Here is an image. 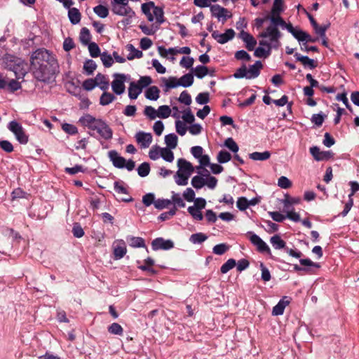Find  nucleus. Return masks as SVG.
Returning a JSON list of instances; mask_svg holds the SVG:
<instances>
[{
  "instance_id": "23",
  "label": "nucleus",
  "mask_w": 359,
  "mask_h": 359,
  "mask_svg": "<svg viewBox=\"0 0 359 359\" xmlns=\"http://www.w3.org/2000/svg\"><path fill=\"white\" fill-rule=\"evenodd\" d=\"M301 201L302 199L299 197H291L289 194H285V198L283 200L284 210H289L290 206L299 204Z\"/></svg>"
},
{
  "instance_id": "28",
  "label": "nucleus",
  "mask_w": 359,
  "mask_h": 359,
  "mask_svg": "<svg viewBox=\"0 0 359 359\" xmlns=\"http://www.w3.org/2000/svg\"><path fill=\"white\" fill-rule=\"evenodd\" d=\"M178 137L175 133H170L165 136V143L167 148L175 149L177 146Z\"/></svg>"
},
{
  "instance_id": "21",
  "label": "nucleus",
  "mask_w": 359,
  "mask_h": 359,
  "mask_svg": "<svg viewBox=\"0 0 359 359\" xmlns=\"http://www.w3.org/2000/svg\"><path fill=\"white\" fill-rule=\"evenodd\" d=\"M142 89L135 83L132 81L128 88V97L131 100H135L139 95L142 93Z\"/></svg>"
},
{
  "instance_id": "17",
  "label": "nucleus",
  "mask_w": 359,
  "mask_h": 359,
  "mask_svg": "<svg viewBox=\"0 0 359 359\" xmlns=\"http://www.w3.org/2000/svg\"><path fill=\"white\" fill-rule=\"evenodd\" d=\"M144 263V264L138 266L139 269L148 272L149 275H156L157 273V271L152 267L155 262L151 257H149L145 259Z\"/></svg>"
},
{
  "instance_id": "41",
  "label": "nucleus",
  "mask_w": 359,
  "mask_h": 359,
  "mask_svg": "<svg viewBox=\"0 0 359 359\" xmlns=\"http://www.w3.org/2000/svg\"><path fill=\"white\" fill-rule=\"evenodd\" d=\"M171 149L167 147L161 148V156L164 161L169 163L172 162L174 160V154Z\"/></svg>"
},
{
  "instance_id": "63",
  "label": "nucleus",
  "mask_w": 359,
  "mask_h": 359,
  "mask_svg": "<svg viewBox=\"0 0 359 359\" xmlns=\"http://www.w3.org/2000/svg\"><path fill=\"white\" fill-rule=\"evenodd\" d=\"M271 54L270 50H266L263 47H258L255 50L254 55L257 57H268Z\"/></svg>"
},
{
  "instance_id": "34",
  "label": "nucleus",
  "mask_w": 359,
  "mask_h": 359,
  "mask_svg": "<svg viewBox=\"0 0 359 359\" xmlns=\"http://www.w3.org/2000/svg\"><path fill=\"white\" fill-rule=\"evenodd\" d=\"M115 99L116 97L112 93L104 91L100 97V104L106 106L111 103Z\"/></svg>"
},
{
  "instance_id": "39",
  "label": "nucleus",
  "mask_w": 359,
  "mask_h": 359,
  "mask_svg": "<svg viewBox=\"0 0 359 359\" xmlns=\"http://www.w3.org/2000/svg\"><path fill=\"white\" fill-rule=\"evenodd\" d=\"M283 0H274L271 14H273V15H280L281 13L283 12Z\"/></svg>"
},
{
  "instance_id": "49",
  "label": "nucleus",
  "mask_w": 359,
  "mask_h": 359,
  "mask_svg": "<svg viewBox=\"0 0 359 359\" xmlns=\"http://www.w3.org/2000/svg\"><path fill=\"white\" fill-rule=\"evenodd\" d=\"M326 118V115L324 114L322 111L318 114H314L312 115L311 121L317 126H320L323 123L325 118Z\"/></svg>"
},
{
  "instance_id": "9",
  "label": "nucleus",
  "mask_w": 359,
  "mask_h": 359,
  "mask_svg": "<svg viewBox=\"0 0 359 359\" xmlns=\"http://www.w3.org/2000/svg\"><path fill=\"white\" fill-rule=\"evenodd\" d=\"M235 36V32L232 29H226L223 34L219 33L218 31H213L212 33V37L215 39L219 43L224 44L229 41L233 39Z\"/></svg>"
},
{
  "instance_id": "47",
  "label": "nucleus",
  "mask_w": 359,
  "mask_h": 359,
  "mask_svg": "<svg viewBox=\"0 0 359 359\" xmlns=\"http://www.w3.org/2000/svg\"><path fill=\"white\" fill-rule=\"evenodd\" d=\"M236 265V262L234 259H229L220 268L221 273L224 274L234 268Z\"/></svg>"
},
{
  "instance_id": "14",
  "label": "nucleus",
  "mask_w": 359,
  "mask_h": 359,
  "mask_svg": "<svg viewBox=\"0 0 359 359\" xmlns=\"http://www.w3.org/2000/svg\"><path fill=\"white\" fill-rule=\"evenodd\" d=\"M294 56L295 57L296 60L301 62L305 68L313 69L318 66L317 62L314 60L309 58L308 56L301 55L298 53H296Z\"/></svg>"
},
{
  "instance_id": "62",
  "label": "nucleus",
  "mask_w": 359,
  "mask_h": 359,
  "mask_svg": "<svg viewBox=\"0 0 359 359\" xmlns=\"http://www.w3.org/2000/svg\"><path fill=\"white\" fill-rule=\"evenodd\" d=\"M161 149L158 145L153 146L149 152V158L154 161L158 159L161 156Z\"/></svg>"
},
{
  "instance_id": "2",
  "label": "nucleus",
  "mask_w": 359,
  "mask_h": 359,
  "mask_svg": "<svg viewBox=\"0 0 359 359\" xmlns=\"http://www.w3.org/2000/svg\"><path fill=\"white\" fill-rule=\"evenodd\" d=\"M266 19H269L271 24L266 27V31L259 34V36L263 39L269 38L271 41H278V39L281 38L282 34L278 29V27L287 30L288 26L292 25L290 23H286L280 15H273L271 14V16L266 17Z\"/></svg>"
},
{
  "instance_id": "33",
  "label": "nucleus",
  "mask_w": 359,
  "mask_h": 359,
  "mask_svg": "<svg viewBox=\"0 0 359 359\" xmlns=\"http://www.w3.org/2000/svg\"><path fill=\"white\" fill-rule=\"evenodd\" d=\"M190 176L189 174L177 171L175 176V182L177 185L185 186L188 184V180Z\"/></svg>"
},
{
  "instance_id": "55",
  "label": "nucleus",
  "mask_w": 359,
  "mask_h": 359,
  "mask_svg": "<svg viewBox=\"0 0 359 359\" xmlns=\"http://www.w3.org/2000/svg\"><path fill=\"white\" fill-rule=\"evenodd\" d=\"M143 113L150 120H154L158 117V111L151 106H146Z\"/></svg>"
},
{
  "instance_id": "4",
  "label": "nucleus",
  "mask_w": 359,
  "mask_h": 359,
  "mask_svg": "<svg viewBox=\"0 0 359 359\" xmlns=\"http://www.w3.org/2000/svg\"><path fill=\"white\" fill-rule=\"evenodd\" d=\"M8 128L14 134L19 143L26 144L28 142L29 136L25 133L22 125L18 121H11L8 125Z\"/></svg>"
},
{
  "instance_id": "60",
  "label": "nucleus",
  "mask_w": 359,
  "mask_h": 359,
  "mask_svg": "<svg viewBox=\"0 0 359 359\" xmlns=\"http://www.w3.org/2000/svg\"><path fill=\"white\" fill-rule=\"evenodd\" d=\"M205 171L207 172L205 176L207 177V180H205V185L210 189H214L217 184V180L215 177L210 175L208 171L205 169Z\"/></svg>"
},
{
  "instance_id": "10",
  "label": "nucleus",
  "mask_w": 359,
  "mask_h": 359,
  "mask_svg": "<svg viewBox=\"0 0 359 359\" xmlns=\"http://www.w3.org/2000/svg\"><path fill=\"white\" fill-rule=\"evenodd\" d=\"M108 156L114 167L123 169L124 168L126 160L121 156L116 150H111L108 152Z\"/></svg>"
},
{
  "instance_id": "11",
  "label": "nucleus",
  "mask_w": 359,
  "mask_h": 359,
  "mask_svg": "<svg viewBox=\"0 0 359 359\" xmlns=\"http://www.w3.org/2000/svg\"><path fill=\"white\" fill-rule=\"evenodd\" d=\"M136 141L140 144L142 148H147L152 142V135L149 133L140 131L135 135Z\"/></svg>"
},
{
  "instance_id": "32",
  "label": "nucleus",
  "mask_w": 359,
  "mask_h": 359,
  "mask_svg": "<svg viewBox=\"0 0 359 359\" xmlns=\"http://www.w3.org/2000/svg\"><path fill=\"white\" fill-rule=\"evenodd\" d=\"M271 153L268 151L264 152L255 151L249 154L250 158L254 161H265L270 158Z\"/></svg>"
},
{
  "instance_id": "35",
  "label": "nucleus",
  "mask_w": 359,
  "mask_h": 359,
  "mask_svg": "<svg viewBox=\"0 0 359 359\" xmlns=\"http://www.w3.org/2000/svg\"><path fill=\"white\" fill-rule=\"evenodd\" d=\"M96 81L98 82V86L102 90L106 91L109 88V82L106 79V76L98 73L95 76Z\"/></svg>"
},
{
  "instance_id": "29",
  "label": "nucleus",
  "mask_w": 359,
  "mask_h": 359,
  "mask_svg": "<svg viewBox=\"0 0 359 359\" xmlns=\"http://www.w3.org/2000/svg\"><path fill=\"white\" fill-rule=\"evenodd\" d=\"M194 75L191 73H187L184 75H183L179 80V83L180 84V86H182L184 88H188L192 86L194 83Z\"/></svg>"
},
{
  "instance_id": "16",
  "label": "nucleus",
  "mask_w": 359,
  "mask_h": 359,
  "mask_svg": "<svg viewBox=\"0 0 359 359\" xmlns=\"http://www.w3.org/2000/svg\"><path fill=\"white\" fill-rule=\"evenodd\" d=\"M99 118H95L90 114H85L79 118V122L89 130H92L93 126H95Z\"/></svg>"
},
{
  "instance_id": "30",
  "label": "nucleus",
  "mask_w": 359,
  "mask_h": 359,
  "mask_svg": "<svg viewBox=\"0 0 359 359\" xmlns=\"http://www.w3.org/2000/svg\"><path fill=\"white\" fill-rule=\"evenodd\" d=\"M79 39H80L81 43L83 45H84V46H87V45H88L89 43H91L90 42L91 34H90V31H89V29L88 28L83 27L81 29Z\"/></svg>"
},
{
  "instance_id": "61",
  "label": "nucleus",
  "mask_w": 359,
  "mask_h": 359,
  "mask_svg": "<svg viewBox=\"0 0 359 359\" xmlns=\"http://www.w3.org/2000/svg\"><path fill=\"white\" fill-rule=\"evenodd\" d=\"M97 86H98V82L96 81L95 79H88L83 82V88L88 91L92 90Z\"/></svg>"
},
{
  "instance_id": "45",
  "label": "nucleus",
  "mask_w": 359,
  "mask_h": 359,
  "mask_svg": "<svg viewBox=\"0 0 359 359\" xmlns=\"http://www.w3.org/2000/svg\"><path fill=\"white\" fill-rule=\"evenodd\" d=\"M93 11L97 15L102 18H105L109 15V9L107 7L102 5H98L94 7Z\"/></svg>"
},
{
  "instance_id": "54",
  "label": "nucleus",
  "mask_w": 359,
  "mask_h": 359,
  "mask_svg": "<svg viewBox=\"0 0 359 359\" xmlns=\"http://www.w3.org/2000/svg\"><path fill=\"white\" fill-rule=\"evenodd\" d=\"M248 76V69L245 64H243L241 67L236 69L233 74V77L236 79L246 78Z\"/></svg>"
},
{
  "instance_id": "56",
  "label": "nucleus",
  "mask_w": 359,
  "mask_h": 359,
  "mask_svg": "<svg viewBox=\"0 0 359 359\" xmlns=\"http://www.w3.org/2000/svg\"><path fill=\"white\" fill-rule=\"evenodd\" d=\"M229 250V245L226 243H220L215 245L212 252L215 255H222Z\"/></svg>"
},
{
  "instance_id": "19",
  "label": "nucleus",
  "mask_w": 359,
  "mask_h": 359,
  "mask_svg": "<svg viewBox=\"0 0 359 359\" xmlns=\"http://www.w3.org/2000/svg\"><path fill=\"white\" fill-rule=\"evenodd\" d=\"M286 299L287 297H284L275 306H273L272 310L273 316H280L284 313V310L286 306L290 304V301L287 300Z\"/></svg>"
},
{
  "instance_id": "6",
  "label": "nucleus",
  "mask_w": 359,
  "mask_h": 359,
  "mask_svg": "<svg viewBox=\"0 0 359 359\" xmlns=\"http://www.w3.org/2000/svg\"><path fill=\"white\" fill-rule=\"evenodd\" d=\"M113 76L114 79L111 82L112 90L115 94L120 95L125 92V82L127 79V76L124 74L115 73Z\"/></svg>"
},
{
  "instance_id": "51",
  "label": "nucleus",
  "mask_w": 359,
  "mask_h": 359,
  "mask_svg": "<svg viewBox=\"0 0 359 359\" xmlns=\"http://www.w3.org/2000/svg\"><path fill=\"white\" fill-rule=\"evenodd\" d=\"M209 74V69L206 66L198 65L195 68V75L198 79H203Z\"/></svg>"
},
{
  "instance_id": "7",
  "label": "nucleus",
  "mask_w": 359,
  "mask_h": 359,
  "mask_svg": "<svg viewBox=\"0 0 359 359\" xmlns=\"http://www.w3.org/2000/svg\"><path fill=\"white\" fill-rule=\"evenodd\" d=\"M247 235L249 236L251 243L257 247V250L259 252H266L269 255H271L269 247L259 236L252 231H248Z\"/></svg>"
},
{
  "instance_id": "59",
  "label": "nucleus",
  "mask_w": 359,
  "mask_h": 359,
  "mask_svg": "<svg viewBox=\"0 0 359 359\" xmlns=\"http://www.w3.org/2000/svg\"><path fill=\"white\" fill-rule=\"evenodd\" d=\"M172 203L170 199L158 198L156 200L154 207L158 210H163Z\"/></svg>"
},
{
  "instance_id": "37",
  "label": "nucleus",
  "mask_w": 359,
  "mask_h": 359,
  "mask_svg": "<svg viewBox=\"0 0 359 359\" xmlns=\"http://www.w3.org/2000/svg\"><path fill=\"white\" fill-rule=\"evenodd\" d=\"M162 81L164 82L165 86L166 87L165 90H168V89L177 88V86H180L181 84L179 83L177 79L175 76H170L168 79L163 77L162 78Z\"/></svg>"
},
{
  "instance_id": "20",
  "label": "nucleus",
  "mask_w": 359,
  "mask_h": 359,
  "mask_svg": "<svg viewBox=\"0 0 359 359\" xmlns=\"http://www.w3.org/2000/svg\"><path fill=\"white\" fill-rule=\"evenodd\" d=\"M126 48L130 51V53L127 56L128 60H133L135 58H141L143 56L142 51L135 48L131 43L127 44Z\"/></svg>"
},
{
  "instance_id": "38",
  "label": "nucleus",
  "mask_w": 359,
  "mask_h": 359,
  "mask_svg": "<svg viewBox=\"0 0 359 359\" xmlns=\"http://www.w3.org/2000/svg\"><path fill=\"white\" fill-rule=\"evenodd\" d=\"M97 68V64L91 59L86 60L83 65V70L87 75H92Z\"/></svg>"
},
{
  "instance_id": "22",
  "label": "nucleus",
  "mask_w": 359,
  "mask_h": 359,
  "mask_svg": "<svg viewBox=\"0 0 359 359\" xmlns=\"http://www.w3.org/2000/svg\"><path fill=\"white\" fill-rule=\"evenodd\" d=\"M210 11L213 16L217 18L218 19L224 17V20H226V13H228L227 9L220 6L218 4L212 5L210 6Z\"/></svg>"
},
{
  "instance_id": "57",
  "label": "nucleus",
  "mask_w": 359,
  "mask_h": 359,
  "mask_svg": "<svg viewBox=\"0 0 359 359\" xmlns=\"http://www.w3.org/2000/svg\"><path fill=\"white\" fill-rule=\"evenodd\" d=\"M224 146L226 147L230 151H231L233 153H236L239 150L238 144L231 137H228L224 141Z\"/></svg>"
},
{
  "instance_id": "27",
  "label": "nucleus",
  "mask_w": 359,
  "mask_h": 359,
  "mask_svg": "<svg viewBox=\"0 0 359 359\" xmlns=\"http://www.w3.org/2000/svg\"><path fill=\"white\" fill-rule=\"evenodd\" d=\"M129 245L133 248H144L146 247L144 240L141 237H135L129 236L126 238Z\"/></svg>"
},
{
  "instance_id": "46",
  "label": "nucleus",
  "mask_w": 359,
  "mask_h": 359,
  "mask_svg": "<svg viewBox=\"0 0 359 359\" xmlns=\"http://www.w3.org/2000/svg\"><path fill=\"white\" fill-rule=\"evenodd\" d=\"M158 117L161 118H167L171 114V109L168 105H161L158 107Z\"/></svg>"
},
{
  "instance_id": "8",
  "label": "nucleus",
  "mask_w": 359,
  "mask_h": 359,
  "mask_svg": "<svg viewBox=\"0 0 359 359\" xmlns=\"http://www.w3.org/2000/svg\"><path fill=\"white\" fill-rule=\"evenodd\" d=\"M151 248L153 250H168L174 248V243L172 240H165L162 237L154 239L151 242Z\"/></svg>"
},
{
  "instance_id": "50",
  "label": "nucleus",
  "mask_w": 359,
  "mask_h": 359,
  "mask_svg": "<svg viewBox=\"0 0 359 359\" xmlns=\"http://www.w3.org/2000/svg\"><path fill=\"white\" fill-rule=\"evenodd\" d=\"M172 203L174 204V207H179V208H184L186 204L182 197L180 196V194H176L175 192H172V196L171 198Z\"/></svg>"
},
{
  "instance_id": "58",
  "label": "nucleus",
  "mask_w": 359,
  "mask_h": 359,
  "mask_svg": "<svg viewBox=\"0 0 359 359\" xmlns=\"http://www.w3.org/2000/svg\"><path fill=\"white\" fill-rule=\"evenodd\" d=\"M176 212H177V208L173 207L169 211L164 212L161 213L158 217V219L161 222L168 220L176 214Z\"/></svg>"
},
{
  "instance_id": "42",
  "label": "nucleus",
  "mask_w": 359,
  "mask_h": 359,
  "mask_svg": "<svg viewBox=\"0 0 359 359\" xmlns=\"http://www.w3.org/2000/svg\"><path fill=\"white\" fill-rule=\"evenodd\" d=\"M137 170L141 177H145L149 174L150 165L147 162H144L138 166Z\"/></svg>"
},
{
  "instance_id": "64",
  "label": "nucleus",
  "mask_w": 359,
  "mask_h": 359,
  "mask_svg": "<svg viewBox=\"0 0 359 359\" xmlns=\"http://www.w3.org/2000/svg\"><path fill=\"white\" fill-rule=\"evenodd\" d=\"M155 195L153 193H148L143 196L142 203L147 207L150 206L151 204H155Z\"/></svg>"
},
{
  "instance_id": "40",
  "label": "nucleus",
  "mask_w": 359,
  "mask_h": 359,
  "mask_svg": "<svg viewBox=\"0 0 359 359\" xmlns=\"http://www.w3.org/2000/svg\"><path fill=\"white\" fill-rule=\"evenodd\" d=\"M100 58L104 67L109 68L114 64V59L112 55L109 54L107 51H104L100 55Z\"/></svg>"
},
{
  "instance_id": "24",
  "label": "nucleus",
  "mask_w": 359,
  "mask_h": 359,
  "mask_svg": "<svg viewBox=\"0 0 359 359\" xmlns=\"http://www.w3.org/2000/svg\"><path fill=\"white\" fill-rule=\"evenodd\" d=\"M68 17L72 25H76L80 22L81 15L76 8H69L68 11Z\"/></svg>"
},
{
  "instance_id": "53",
  "label": "nucleus",
  "mask_w": 359,
  "mask_h": 359,
  "mask_svg": "<svg viewBox=\"0 0 359 359\" xmlns=\"http://www.w3.org/2000/svg\"><path fill=\"white\" fill-rule=\"evenodd\" d=\"M108 332L112 334L122 335L123 332V327L117 323H113L108 327Z\"/></svg>"
},
{
  "instance_id": "31",
  "label": "nucleus",
  "mask_w": 359,
  "mask_h": 359,
  "mask_svg": "<svg viewBox=\"0 0 359 359\" xmlns=\"http://www.w3.org/2000/svg\"><path fill=\"white\" fill-rule=\"evenodd\" d=\"M208 236L203 233H196L191 234L189 238V241L193 244H201L208 239Z\"/></svg>"
},
{
  "instance_id": "12",
  "label": "nucleus",
  "mask_w": 359,
  "mask_h": 359,
  "mask_svg": "<svg viewBox=\"0 0 359 359\" xmlns=\"http://www.w3.org/2000/svg\"><path fill=\"white\" fill-rule=\"evenodd\" d=\"M239 37L245 43V47L249 51L255 49L257 41L251 34L242 30L239 34Z\"/></svg>"
},
{
  "instance_id": "26",
  "label": "nucleus",
  "mask_w": 359,
  "mask_h": 359,
  "mask_svg": "<svg viewBox=\"0 0 359 359\" xmlns=\"http://www.w3.org/2000/svg\"><path fill=\"white\" fill-rule=\"evenodd\" d=\"M160 90L156 86L148 88L145 91V97L149 100H157L159 97Z\"/></svg>"
},
{
  "instance_id": "25",
  "label": "nucleus",
  "mask_w": 359,
  "mask_h": 359,
  "mask_svg": "<svg viewBox=\"0 0 359 359\" xmlns=\"http://www.w3.org/2000/svg\"><path fill=\"white\" fill-rule=\"evenodd\" d=\"M287 31L292 34V35L299 42H304V37L306 34V32L294 28L292 25H289L287 27Z\"/></svg>"
},
{
  "instance_id": "18",
  "label": "nucleus",
  "mask_w": 359,
  "mask_h": 359,
  "mask_svg": "<svg viewBox=\"0 0 359 359\" xmlns=\"http://www.w3.org/2000/svg\"><path fill=\"white\" fill-rule=\"evenodd\" d=\"M180 172L183 173L189 174L191 175L194 172V166L192 164L184 158H180L177 161Z\"/></svg>"
},
{
  "instance_id": "3",
  "label": "nucleus",
  "mask_w": 359,
  "mask_h": 359,
  "mask_svg": "<svg viewBox=\"0 0 359 359\" xmlns=\"http://www.w3.org/2000/svg\"><path fill=\"white\" fill-rule=\"evenodd\" d=\"M270 243L275 250L283 249L286 253L292 257L299 259L302 256V252L301 251L294 250L287 247L285 241H284L278 234L271 236L270 238Z\"/></svg>"
},
{
  "instance_id": "44",
  "label": "nucleus",
  "mask_w": 359,
  "mask_h": 359,
  "mask_svg": "<svg viewBox=\"0 0 359 359\" xmlns=\"http://www.w3.org/2000/svg\"><path fill=\"white\" fill-rule=\"evenodd\" d=\"M231 159V155L226 150H221L217 156V160L219 163H226Z\"/></svg>"
},
{
  "instance_id": "1",
  "label": "nucleus",
  "mask_w": 359,
  "mask_h": 359,
  "mask_svg": "<svg viewBox=\"0 0 359 359\" xmlns=\"http://www.w3.org/2000/svg\"><path fill=\"white\" fill-rule=\"evenodd\" d=\"M31 68L34 78L43 83L54 80L59 72V64L55 55L46 48H38L30 57Z\"/></svg>"
},
{
  "instance_id": "15",
  "label": "nucleus",
  "mask_w": 359,
  "mask_h": 359,
  "mask_svg": "<svg viewBox=\"0 0 359 359\" xmlns=\"http://www.w3.org/2000/svg\"><path fill=\"white\" fill-rule=\"evenodd\" d=\"M263 68V65L260 60H257L255 64L250 66L248 70V76L247 79H252L258 77L260 74L261 69Z\"/></svg>"
},
{
  "instance_id": "43",
  "label": "nucleus",
  "mask_w": 359,
  "mask_h": 359,
  "mask_svg": "<svg viewBox=\"0 0 359 359\" xmlns=\"http://www.w3.org/2000/svg\"><path fill=\"white\" fill-rule=\"evenodd\" d=\"M202 210L195 208L189 206L187 209L188 212L191 215L192 218L197 221H201L203 219V215L201 212Z\"/></svg>"
},
{
  "instance_id": "13",
  "label": "nucleus",
  "mask_w": 359,
  "mask_h": 359,
  "mask_svg": "<svg viewBox=\"0 0 359 359\" xmlns=\"http://www.w3.org/2000/svg\"><path fill=\"white\" fill-rule=\"evenodd\" d=\"M113 248L114 259L115 260L122 259L127 252L126 243L123 240L119 241L116 245L113 246Z\"/></svg>"
},
{
  "instance_id": "36",
  "label": "nucleus",
  "mask_w": 359,
  "mask_h": 359,
  "mask_svg": "<svg viewBox=\"0 0 359 359\" xmlns=\"http://www.w3.org/2000/svg\"><path fill=\"white\" fill-rule=\"evenodd\" d=\"M153 13L156 18V22L158 24H162L165 22L163 8L154 5L153 8Z\"/></svg>"
},
{
  "instance_id": "5",
  "label": "nucleus",
  "mask_w": 359,
  "mask_h": 359,
  "mask_svg": "<svg viewBox=\"0 0 359 359\" xmlns=\"http://www.w3.org/2000/svg\"><path fill=\"white\" fill-rule=\"evenodd\" d=\"M92 130H95L102 139L110 140L113 137V130L104 120L99 118Z\"/></svg>"
},
{
  "instance_id": "48",
  "label": "nucleus",
  "mask_w": 359,
  "mask_h": 359,
  "mask_svg": "<svg viewBox=\"0 0 359 359\" xmlns=\"http://www.w3.org/2000/svg\"><path fill=\"white\" fill-rule=\"evenodd\" d=\"M191 185L196 189H201L203 186L205 185V180L198 175H196L193 177L191 179Z\"/></svg>"
},
{
  "instance_id": "52",
  "label": "nucleus",
  "mask_w": 359,
  "mask_h": 359,
  "mask_svg": "<svg viewBox=\"0 0 359 359\" xmlns=\"http://www.w3.org/2000/svg\"><path fill=\"white\" fill-rule=\"evenodd\" d=\"M87 46H88V50L90 53V55L92 57H97L98 56H100V55L102 53H100V49L96 43L91 42L90 43H89Z\"/></svg>"
}]
</instances>
